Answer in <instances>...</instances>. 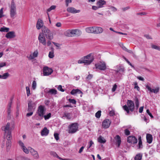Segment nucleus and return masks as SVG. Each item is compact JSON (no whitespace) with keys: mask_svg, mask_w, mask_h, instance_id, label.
Wrapping results in <instances>:
<instances>
[{"mask_svg":"<svg viewBox=\"0 0 160 160\" xmlns=\"http://www.w3.org/2000/svg\"><path fill=\"white\" fill-rule=\"evenodd\" d=\"M108 110L109 111V114L110 116H113L115 115V111L112 108L109 107L108 108Z\"/></svg>","mask_w":160,"mask_h":160,"instance_id":"33","label":"nucleus"},{"mask_svg":"<svg viewBox=\"0 0 160 160\" xmlns=\"http://www.w3.org/2000/svg\"><path fill=\"white\" fill-rule=\"evenodd\" d=\"M115 139L117 142L118 144V147H119L121 143L120 137L119 136V135H117L115 137Z\"/></svg>","mask_w":160,"mask_h":160,"instance_id":"30","label":"nucleus"},{"mask_svg":"<svg viewBox=\"0 0 160 160\" xmlns=\"http://www.w3.org/2000/svg\"><path fill=\"white\" fill-rule=\"evenodd\" d=\"M98 141L100 143H104L106 142V140L101 136H100L98 139Z\"/></svg>","mask_w":160,"mask_h":160,"instance_id":"31","label":"nucleus"},{"mask_svg":"<svg viewBox=\"0 0 160 160\" xmlns=\"http://www.w3.org/2000/svg\"><path fill=\"white\" fill-rule=\"evenodd\" d=\"M49 132V130L46 127H44L41 131V135L42 136H47Z\"/></svg>","mask_w":160,"mask_h":160,"instance_id":"25","label":"nucleus"},{"mask_svg":"<svg viewBox=\"0 0 160 160\" xmlns=\"http://www.w3.org/2000/svg\"><path fill=\"white\" fill-rule=\"evenodd\" d=\"M63 117H65L68 119H70L71 118L70 117V113L68 112H64L63 114Z\"/></svg>","mask_w":160,"mask_h":160,"instance_id":"36","label":"nucleus"},{"mask_svg":"<svg viewBox=\"0 0 160 160\" xmlns=\"http://www.w3.org/2000/svg\"><path fill=\"white\" fill-rule=\"evenodd\" d=\"M135 86L134 87V88H137V90L139 91L140 90V88L137 85V82H136L135 83Z\"/></svg>","mask_w":160,"mask_h":160,"instance_id":"62","label":"nucleus"},{"mask_svg":"<svg viewBox=\"0 0 160 160\" xmlns=\"http://www.w3.org/2000/svg\"><path fill=\"white\" fill-rule=\"evenodd\" d=\"M95 28L94 32L95 34L101 33L103 31L102 28L101 27H95Z\"/></svg>","mask_w":160,"mask_h":160,"instance_id":"27","label":"nucleus"},{"mask_svg":"<svg viewBox=\"0 0 160 160\" xmlns=\"http://www.w3.org/2000/svg\"><path fill=\"white\" fill-rule=\"evenodd\" d=\"M67 32L69 37L79 36L82 34L81 31L78 29H74L68 31Z\"/></svg>","mask_w":160,"mask_h":160,"instance_id":"7","label":"nucleus"},{"mask_svg":"<svg viewBox=\"0 0 160 160\" xmlns=\"http://www.w3.org/2000/svg\"><path fill=\"white\" fill-rule=\"evenodd\" d=\"M50 101L49 100H45L44 101V103L46 105L48 106L50 103Z\"/></svg>","mask_w":160,"mask_h":160,"instance_id":"63","label":"nucleus"},{"mask_svg":"<svg viewBox=\"0 0 160 160\" xmlns=\"http://www.w3.org/2000/svg\"><path fill=\"white\" fill-rule=\"evenodd\" d=\"M10 123L8 122L5 126L2 127V129L5 133H7V137H11V130L10 128Z\"/></svg>","mask_w":160,"mask_h":160,"instance_id":"6","label":"nucleus"},{"mask_svg":"<svg viewBox=\"0 0 160 160\" xmlns=\"http://www.w3.org/2000/svg\"><path fill=\"white\" fill-rule=\"evenodd\" d=\"M68 128L69 133H74L78 130V125L77 123H72L69 126Z\"/></svg>","mask_w":160,"mask_h":160,"instance_id":"8","label":"nucleus"},{"mask_svg":"<svg viewBox=\"0 0 160 160\" xmlns=\"http://www.w3.org/2000/svg\"><path fill=\"white\" fill-rule=\"evenodd\" d=\"M36 108L35 104L32 100H30L28 102L27 111L33 112Z\"/></svg>","mask_w":160,"mask_h":160,"instance_id":"10","label":"nucleus"},{"mask_svg":"<svg viewBox=\"0 0 160 160\" xmlns=\"http://www.w3.org/2000/svg\"><path fill=\"white\" fill-rule=\"evenodd\" d=\"M111 122L110 120L108 119H106L104 120L102 122V127L104 128H107L110 126Z\"/></svg>","mask_w":160,"mask_h":160,"instance_id":"17","label":"nucleus"},{"mask_svg":"<svg viewBox=\"0 0 160 160\" xmlns=\"http://www.w3.org/2000/svg\"><path fill=\"white\" fill-rule=\"evenodd\" d=\"M20 160H31L30 159L25 157H20Z\"/></svg>","mask_w":160,"mask_h":160,"instance_id":"59","label":"nucleus"},{"mask_svg":"<svg viewBox=\"0 0 160 160\" xmlns=\"http://www.w3.org/2000/svg\"><path fill=\"white\" fill-rule=\"evenodd\" d=\"M124 59L125 60V61L127 62L132 68H134V67L131 63L126 58H124Z\"/></svg>","mask_w":160,"mask_h":160,"instance_id":"51","label":"nucleus"},{"mask_svg":"<svg viewBox=\"0 0 160 160\" xmlns=\"http://www.w3.org/2000/svg\"><path fill=\"white\" fill-rule=\"evenodd\" d=\"M138 149H141L142 148L143 146L141 140V137L140 136L138 138Z\"/></svg>","mask_w":160,"mask_h":160,"instance_id":"28","label":"nucleus"},{"mask_svg":"<svg viewBox=\"0 0 160 160\" xmlns=\"http://www.w3.org/2000/svg\"><path fill=\"white\" fill-rule=\"evenodd\" d=\"M10 75L8 72H6L4 73L3 75H0V78L4 79H7L9 76Z\"/></svg>","mask_w":160,"mask_h":160,"instance_id":"29","label":"nucleus"},{"mask_svg":"<svg viewBox=\"0 0 160 160\" xmlns=\"http://www.w3.org/2000/svg\"><path fill=\"white\" fill-rule=\"evenodd\" d=\"M127 142L130 143L134 144L137 143L138 140L137 138L134 136H130L128 137Z\"/></svg>","mask_w":160,"mask_h":160,"instance_id":"14","label":"nucleus"},{"mask_svg":"<svg viewBox=\"0 0 160 160\" xmlns=\"http://www.w3.org/2000/svg\"><path fill=\"white\" fill-rule=\"evenodd\" d=\"M46 111L44 107L42 105L39 106L34 116V118L37 120H41L43 118Z\"/></svg>","mask_w":160,"mask_h":160,"instance_id":"2","label":"nucleus"},{"mask_svg":"<svg viewBox=\"0 0 160 160\" xmlns=\"http://www.w3.org/2000/svg\"><path fill=\"white\" fill-rule=\"evenodd\" d=\"M127 106L126 105L123 106V109L126 111L128 113L129 112V110L133 112L134 108L133 102L132 100H128L127 102Z\"/></svg>","mask_w":160,"mask_h":160,"instance_id":"4","label":"nucleus"},{"mask_svg":"<svg viewBox=\"0 0 160 160\" xmlns=\"http://www.w3.org/2000/svg\"><path fill=\"white\" fill-rule=\"evenodd\" d=\"M48 57L50 58H52L54 57L53 52H49L48 54Z\"/></svg>","mask_w":160,"mask_h":160,"instance_id":"48","label":"nucleus"},{"mask_svg":"<svg viewBox=\"0 0 160 160\" xmlns=\"http://www.w3.org/2000/svg\"><path fill=\"white\" fill-rule=\"evenodd\" d=\"M117 85H116V84H115L114 85L112 88V92H115L116 91V90L117 88Z\"/></svg>","mask_w":160,"mask_h":160,"instance_id":"49","label":"nucleus"},{"mask_svg":"<svg viewBox=\"0 0 160 160\" xmlns=\"http://www.w3.org/2000/svg\"><path fill=\"white\" fill-rule=\"evenodd\" d=\"M56 6L55 5L52 6L49 8H48L47 10V12H50L51 10H54L55 9Z\"/></svg>","mask_w":160,"mask_h":160,"instance_id":"40","label":"nucleus"},{"mask_svg":"<svg viewBox=\"0 0 160 160\" xmlns=\"http://www.w3.org/2000/svg\"><path fill=\"white\" fill-rule=\"evenodd\" d=\"M84 148V146H82L80 148V149L79 151V153H81L83 151V149Z\"/></svg>","mask_w":160,"mask_h":160,"instance_id":"64","label":"nucleus"},{"mask_svg":"<svg viewBox=\"0 0 160 160\" xmlns=\"http://www.w3.org/2000/svg\"><path fill=\"white\" fill-rule=\"evenodd\" d=\"M72 2V0H66L65 3L66 6L68 7V4L69 3H70Z\"/></svg>","mask_w":160,"mask_h":160,"instance_id":"55","label":"nucleus"},{"mask_svg":"<svg viewBox=\"0 0 160 160\" xmlns=\"http://www.w3.org/2000/svg\"><path fill=\"white\" fill-rule=\"evenodd\" d=\"M42 31L43 35L46 36L49 40H52L53 38V34L50 30L47 27L44 26L42 28Z\"/></svg>","mask_w":160,"mask_h":160,"instance_id":"5","label":"nucleus"},{"mask_svg":"<svg viewBox=\"0 0 160 160\" xmlns=\"http://www.w3.org/2000/svg\"><path fill=\"white\" fill-rule=\"evenodd\" d=\"M119 69V71L120 72V73H123L125 71L124 68L123 67H120L118 68Z\"/></svg>","mask_w":160,"mask_h":160,"instance_id":"42","label":"nucleus"},{"mask_svg":"<svg viewBox=\"0 0 160 160\" xmlns=\"http://www.w3.org/2000/svg\"><path fill=\"white\" fill-rule=\"evenodd\" d=\"M3 8H2L0 10V18H2L4 16V15H3Z\"/></svg>","mask_w":160,"mask_h":160,"instance_id":"54","label":"nucleus"},{"mask_svg":"<svg viewBox=\"0 0 160 160\" xmlns=\"http://www.w3.org/2000/svg\"><path fill=\"white\" fill-rule=\"evenodd\" d=\"M68 101L71 103H72V104H76V101L74 99H71V98H69L68 99Z\"/></svg>","mask_w":160,"mask_h":160,"instance_id":"41","label":"nucleus"},{"mask_svg":"<svg viewBox=\"0 0 160 160\" xmlns=\"http://www.w3.org/2000/svg\"><path fill=\"white\" fill-rule=\"evenodd\" d=\"M6 66V62H2L0 63V68L4 66Z\"/></svg>","mask_w":160,"mask_h":160,"instance_id":"61","label":"nucleus"},{"mask_svg":"<svg viewBox=\"0 0 160 160\" xmlns=\"http://www.w3.org/2000/svg\"><path fill=\"white\" fill-rule=\"evenodd\" d=\"M135 104L139 103V99L137 97H135L134 98Z\"/></svg>","mask_w":160,"mask_h":160,"instance_id":"60","label":"nucleus"},{"mask_svg":"<svg viewBox=\"0 0 160 160\" xmlns=\"http://www.w3.org/2000/svg\"><path fill=\"white\" fill-rule=\"evenodd\" d=\"M67 10L68 12L72 13H79L80 12V10H77L75 8L72 7L68 8L67 9Z\"/></svg>","mask_w":160,"mask_h":160,"instance_id":"18","label":"nucleus"},{"mask_svg":"<svg viewBox=\"0 0 160 160\" xmlns=\"http://www.w3.org/2000/svg\"><path fill=\"white\" fill-rule=\"evenodd\" d=\"M54 137L56 139V140H58L59 139V138L58 136V134L57 133H54Z\"/></svg>","mask_w":160,"mask_h":160,"instance_id":"52","label":"nucleus"},{"mask_svg":"<svg viewBox=\"0 0 160 160\" xmlns=\"http://www.w3.org/2000/svg\"><path fill=\"white\" fill-rule=\"evenodd\" d=\"M38 54V50H37L34 52L33 55V56H34L35 58L37 57Z\"/></svg>","mask_w":160,"mask_h":160,"instance_id":"57","label":"nucleus"},{"mask_svg":"<svg viewBox=\"0 0 160 160\" xmlns=\"http://www.w3.org/2000/svg\"><path fill=\"white\" fill-rule=\"evenodd\" d=\"M10 17L14 18L17 14L16 6L14 0H12L11 5L10 6Z\"/></svg>","mask_w":160,"mask_h":160,"instance_id":"3","label":"nucleus"},{"mask_svg":"<svg viewBox=\"0 0 160 160\" xmlns=\"http://www.w3.org/2000/svg\"><path fill=\"white\" fill-rule=\"evenodd\" d=\"M147 142L149 143H151L152 140V136L150 134H147L146 135Z\"/></svg>","mask_w":160,"mask_h":160,"instance_id":"26","label":"nucleus"},{"mask_svg":"<svg viewBox=\"0 0 160 160\" xmlns=\"http://www.w3.org/2000/svg\"><path fill=\"white\" fill-rule=\"evenodd\" d=\"M26 89L27 91V95L28 96H29V95L30 94V90L29 88L28 87H26Z\"/></svg>","mask_w":160,"mask_h":160,"instance_id":"46","label":"nucleus"},{"mask_svg":"<svg viewBox=\"0 0 160 160\" xmlns=\"http://www.w3.org/2000/svg\"><path fill=\"white\" fill-rule=\"evenodd\" d=\"M13 98H12L10 99V102H8L7 108V112L8 115V118H10L11 115V106L12 103Z\"/></svg>","mask_w":160,"mask_h":160,"instance_id":"12","label":"nucleus"},{"mask_svg":"<svg viewBox=\"0 0 160 160\" xmlns=\"http://www.w3.org/2000/svg\"><path fill=\"white\" fill-rule=\"evenodd\" d=\"M146 88L148 89V91H149L150 92H153L154 93H157L159 91V87H157L155 89H152L150 87V84H147L145 85Z\"/></svg>","mask_w":160,"mask_h":160,"instance_id":"16","label":"nucleus"},{"mask_svg":"<svg viewBox=\"0 0 160 160\" xmlns=\"http://www.w3.org/2000/svg\"><path fill=\"white\" fill-rule=\"evenodd\" d=\"M29 112L28 113L26 114V116L27 117H29L31 116H32L33 113V111H29Z\"/></svg>","mask_w":160,"mask_h":160,"instance_id":"56","label":"nucleus"},{"mask_svg":"<svg viewBox=\"0 0 160 160\" xmlns=\"http://www.w3.org/2000/svg\"><path fill=\"white\" fill-rule=\"evenodd\" d=\"M124 133L126 135H129L130 134V132L128 129H126L124 130Z\"/></svg>","mask_w":160,"mask_h":160,"instance_id":"47","label":"nucleus"},{"mask_svg":"<svg viewBox=\"0 0 160 160\" xmlns=\"http://www.w3.org/2000/svg\"><path fill=\"white\" fill-rule=\"evenodd\" d=\"M142 154L138 153L137 154L134 158L135 160H141L142 158Z\"/></svg>","mask_w":160,"mask_h":160,"instance_id":"32","label":"nucleus"},{"mask_svg":"<svg viewBox=\"0 0 160 160\" xmlns=\"http://www.w3.org/2000/svg\"><path fill=\"white\" fill-rule=\"evenodd\" d=\"M94 58L92 53H90L88 55L83 57L81 60H79L78 63L79 64L84 63L85 65L90 64L94 60Z\"/></svg>","mask_w":160,"mask_h":160,"instance_id":"1","label":"nucleus"},{"mask_svg":"<svg viewBox=\"0 0 160 160\" xmlns=\"http://www.w3.org/2000/svg\"><path fill=\"white\" fill-rule=\"evenodd\" d=\"M21 148H24L25 147L24 145V143L22 142L21 141H19L18 142Z\"/></svg>","mask_w":160,"mask_h":160,"instance_id":"44","label":"nucleus"},{"mask_svg":"<svg viewBox=\"0 0 160 160\" xmlns=\"http://www.w3.org/2000/svg\"><path fill=\"white\" fill-rule=\"evenodd\" d=\"M101 111H98L95 114V116L97 118H99L101 115Z\"/></svg>","mask_w":160,"mask_h":160,"instance_id":"39","label":"nucleus"},{"mask_svg":"<svg viewBox=\"0 0 160 160\" xmlns=\"http://www.w3.org/2000/svg\"><path fill=\"white\" fill-rule=\"evenodd\" d=\"M7 137V141L6 143L7 150V151H8L10 149L11 144V142L10 140V138H11L12 136L9 137V136H8V137Z\"/></svg>","mask_w":160,"mask_h":160,"instance_id":"20","label":"nucleus"},{"mask_svg":"<svg viewBox=\"0 0 160 160\" xmlns=\"http://www.w3.org/2000/svg\"><path fill=\"white\" fill-rule=\"evenodd\" d=\"M95 27H92L87 28H86V32L88 33H95Z\"/></svg>","mask_w":160,"mask_h":160,"instance_id":"24","label":"nucleus"},{"mask_svg":"<svg viewBox=\"0 0 160 160\" xmlns=\"http://www.w3.org/2000/svg\"><path fill=\"white\" fill-rule=\"evenodd\" d=\"M36 87V82L35 81H33L32 83V87L33 89H35Z\"/></svg>","mask_w":160,"mask_h":160,"instance_id":"45","label":"nucleus"},{"mask_svg":"<svg viewBox=\"0 0 160 160\" xmlns=\"http://www.w3.org/2000/svg\"><path fill=\"white\" fill-rule=\"evenodd\" d=\"M46 92L52 95H55L57 93V91L55 89H50L48 90H47Z\"/></svg>","mask_w":160,"mask_h":160,"instance_id":"23","label":"nucleus"},{"mask_svg":"<svg viewBox=\"0 0 160 160\" xmlns=\"http://www.w3.org/2000/svg\"><path fill=\"white\" fill-rule=\"evenodd\" d=\"M29 150L32 155L35 159H38L39 158V156L38 152L31 147H28Z\"/></svg>","mask_w":160,"mask_h":160,"instance_id":"11","label":"nucleus"},{"mask_svg":"<svg viewBox=\"0 0 160 160\" xmlns=\"http://www.w3.org/2000/svg\"><path fill=\"white\" fill-rule=\"evenodd\" d=\"M38 39L40 42L44 46L46 45L47 43L46 39L42 33H39Z\"/></svg>","mask_w":160,"mask_h":160,"instance_id":"15","label":"nucleus"},{"mask_svg":"<svg viewBox=\"0 0 160 160\" xmlns=\"http://www.w3.org/2000/svg\"><path fill=\"white\" fill-rule=\"evenodd\" d=\"M15 37V33L13 31L9 32L7 33L6 35V37L8 38H13Z\"/></svg>","mask_w":160,"mask_h":160,"instance_id":"22","label":"nucleus"},{"mask_svg":"<svg viewBox=\"0 0 160 160\" xmlns=\"http://www.w3.org/2000/svg\"><path fill=\"white\" fill-rule=\"evenodd\" d=\"M9 31V28L6 27L1 28L0 29V31L4 32H8Z\"/></svg>","mask_w":160,"mask_h":160,"instance_id":"34","label":"nucleus"},{"mask_svg":"<svg viewBox=\"0 0 160 160\" xmlns=\"http://www.w3.org/2000/svg\"><path fill=\"white\" fill-rule=\"evenodd\" d=\"M58 90L61 91L62 92L64 91V90L62 88V86L61 85H59L58 87Z\"/></svg>","mask_w":160,"mask_h":160,"instance_id":"50","label":"nucleus"},{"mask_svg":"<svg viewBox=\"0 0 160 160\" xmlns=\"http://www.w3.org/2000/svg\"><path fill=\"white\" fill-rule=\"evenodd\" d=\"M43 74L44 76H48L52 74V70L47 67H44L43 68Z\"/></svg>","mask_w":160,"mask_h":160,"instance_id":"13","label":"nucleus"},{"mask_svg":"<svg viewBox=\"0 0 160 160\" xmlns=\"http://www.w3.org/2000/svg\"><path fill=\"white\" fill-rule=\"evenodd\" d=\"M151 48L153 49L160 51V46L154 44H152L151 45Z\"/></svg>","mask_w":160,"mask_h":160,"instance_id":"35","label":"nucleus"},{"mask_svg":"<svg viewBox=\"0 0 160 160\" xmlns=\"http://www.w3.org/2000/svg\"><path fill=\"white\" fill-rule=\"evenodd\" d=\"M77 91H78L76 89H73L70 92L71 94L72 95H74L75 94H76Z\"/></svg>","mask_w":160,"mask_h":160,"instance_id":"53","label":"nucleus"},{"mask_svg":"<svg viewBox=\"0 0 160 160\" xmlns=\"http://www.w3.org/2000/svg\"><path fill=\"white\" fill-rule=\"evenodd\" d=\"M51 116V113H48L47 115H44L43 116V118H44L45 120H47L49 119Z\"/></svg>","mask_w":160,"mask_h":160,"instance_id":"37","label":"nucleus"},{"mask_svg":"<svg viewBox=\"0 0 160 160\" xmlns=\"http://www.w3.org/2000/svg\"><path fill=\"white\" fill-rule=\"evenodd\" d=\"M50 153L51 155L53 156L54 157H57L58 158H59V157L56 152H51Z\"/></svg>","mask_w":160,"mask_h":160,"instance_id":"43","label":"nucleus"},{"mask_svg":"<svg viewBox=\"0 0 160 160\" xmlns=\"http://www.w3.org/2000/svg\"><path fill=\"white\" fill-rule=\"evenodd\" d=\"M95 68L101 71H105L107 69L106 63L103 61H100L95 64Z\"/></svg>","mask_w":160,"mask_h":160,"instance_id":"9","label":"nucleus"},{"mask_svg":"<svg viewBox=\"0 0 160 160\" xmlns=\"http://www.w3.org/2000/svg\"><path fill=\"white\" fill-rule=\"evenodd\" d=\"M106 4V2L104 0H99L96 3V5L100 8L103 7V6Z\"/></svg>","mask_w":160,"mask_h":160,"instance_id":"21","label":"nucleus"},{"mask_svg":"<svg viewBox=\"0 0 160 160\" xmlns=\"http://www.w3.org/2000/svg\"><path fill=\"white\" fill-rule=\"evenodd\" d=\"M146 112L152 118H153V116L152 115V113L150 112L149 109L147 110Z\"/></svg>","mask_w":160,"mask_h":160,"instance_id":"58","label":"nucleus"},{"mask_svg":"<svg viewBox=\"0 0 160 160\" xmlns=\"http://www.w3.org/2000/svg\"><path fill=\"white\" fill-rule=\"evenodd\" d=\"M22 149L23 150V151L26 154H28L29 152V150L28 148V149L25 147H24L22 148Z\"/></svg>","mask_w":160,"mask_h":160,"instance_id":"38","label":"nucleus"},{"mask_svg":"<svg viewBox=\"0 0 160 160\" xmlns=\"http://www.w3.org/2000/svg\"><path fill=\"white\" fill-rule=\"evenodd\" d=\"M43 25V22L42 20L41 19H39L36 24L37 28L38 30L40 29L41 28H42L43 27H44V26Z\"/></svg>","mask_w":160,"mask_h":160,"instance_id":"19","label":"nucleus"}]
</instances>
